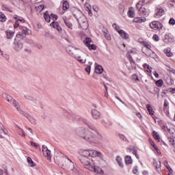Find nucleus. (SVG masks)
Returning <instances> with one entry per match:
<instances>
[{"instance_id":"obj_5","label":"nucleus","mask_w":175,"mask_h":175,"mask_svg":"<svg viewBox=\"0 0 175 175\" xmlns=\"http://www.w3.org/2000/svg\"><path fill=\"white\" fill-rule=\"evenodd\" d=\"M80 154L82 155V157H83L84 158H88V157H90L91 158H94L95 157H100V155H102V153L94 150H83L80 151Z\"/></svg>"},{"instance_id":"obj_40","label":"nucleus","mask_w":175,"mask_h":175,"mask_svg":"<svg viewBox=\"0 0 175 175\" xmlns=\"http://www.w3.org/2000/svg\"><path fill=\"white\" fill-rule=\"evenodd\" d=\"M119 139H120L122 142H129L128 139H126V137L122 134H119Z\"/></svg>"},{"instance_id":"obj_46","label":"nucleus","mask_w":175,"mask_h":175,"mask_svg":"<svg viewBox=\"0 0 175 175\" xmlns=\"http://www.w3.org/2000/svg\"><path fill=\"white\" fill-rule=\"evenodd\" d=\"M85 71L88 73V75H90V73H91V66L88 65L86 66V68H85Z\"/></svg>"},{"instance_id":"obj_24","label":"nucleus","mask_w":175,"mask_h":175,"mask_svg":"<svg viewBox=\"0 0 175 175\" xmlns=\"http://www.w3.org/2000/svg\"><path fill=\"white\" fill-rule=\"evenodd\" d=\"M5 33L7 35V38L8 39H12V38H13L14 36V32L10 31V30L6 31Z\"/></svg>"},{"instance_id":"obj_17","label":"nucleus","mask_w":175,"mask_h":175,"mask_svg":"<svg viewBox=\"0 0 175 175\" xmlns=\"http://www.w3.org/2000/svg\"><path fill=\"white\" fill-rule=\"evenodd\" d=\"M95 72L98 75H102V73H103V67H102L100 65L96 66Z\"/></svg>"},{"instance_id":"obj_50","label":"nucleus","mask_w":175,"mask_h":175,"mask_svg":"<svg viewBox=\"0 0 175 175\" xmlns=\"http://www.w3.org/2000/svg\"><path fill=\"white\" fill-rule=\"evenodd\" d=\"M58 25V23H55V22H52L51 24H50V26L51 27H53V28H55L56 29L57 28V26Z\"/></svg>"},{"instance_id":"obj_45","label":"nucleus","mask_w":175,"mask_h":175,"mask_svg":"<svg viewBox=\"0 0 175 175\" xmlns=\"http://www.w3.org/2000/svg\"><path fill=\"white\" fill-rule=\"evenodd\" d=\"M36 9L38 12H42L44 9V5H40L38 7H36Z\"/></svg>"},{"instance_id":"obj_2","label":"nucleus","mask_w":175,"mask_h":175,"mask_svg":"<svg viewBox=\"0 0 175 175\" xmlns=\"http://www.w3.org/2000/svg\"><path fill=\"white\" fill-rule=\"evenodd\" d=\"M72 16L76 18L79 28H81L83 30L88 29V21H87V18L83 14L81 11L76 9L72 12Z\"/></svg>"},{"instance_id":"obj_38","label":"nucleus","mask_w":175,"mask_h":175,"mask_svg":"<svg viewBox=\"0 0 175 175\" xmlns=\"http://www.w3.org/2000/svg\"><path fill=\"white\" fill-rule=\"evenodd\" d=\"M27 162L31 167H33V166H36V164L33 163V161H32V159H31V157H27Z\"/></svg>"},{"instance_id":"obj_39","label":"nucleus","mask_w":175,"mask_h":175,"mask_svg":"<svg viewBox=\"0 0 175 175\" xmlns=\"http://www.w3.org/2000/svg\"><path fill=\"white\" fill-rule=\"evenodd\" d=\"M0 21L1 23H5V21H6V16L2 12H0Z\"/></svg>"},{"instance_id":"obj_62","label":"nucleus","mask_w":175,"mask_h":175,"mask_svg":"<svg viewBox=\"0 0 175 175\" xmlns=\"http://www.w3.org/2000/svg\"><path fill=\"white\" fill-rule=\"evenodd\" d=\"M164 165L165 166V167H167H167H169V166H170L169 165V163H167V161H164Z\"/></svg>"},{"instance_id":"obj_31","label":"nucleus","mask_w":175,"mask_h":175,"mask_svg":"<svg viewBox=\"0 0 175 175\" xmlns=\"http://www.w3.org/2000/svg\"><path fill=\"white\" fill-rule=\"evenodd\" d=\"M143 6H144V3L142 0L136 4V8L139 11L143 8Z\"/></svg>"},{"instance_id":"obj_51","label":"nucleus","mask_w":175,"mask_h":175,"mask_svg":"<svg viewBox=\"0 0 175 175\" xmlns=\"http://www.w3.org/2000/svg\"><path fill=\"white\" fill-rule=\"evenodd\" d=\"M49 150V148H47V146L43 145L42 146V152L44 154V155H46V152H44L45 151H47Z\"/></svg>"},{"instance_id":"obj_22","label":"nucleus","mask_w":175,"mask_h":175,"mask_svg":"<svg viewBox=\"0 0 175 175\" xmlns=\"http://www.w3.org/2000/svg\"><path fill=\"white\" fill-rule=\"evenodd\" d=\"M25 36H26L25 34L19 32L16 34L15 40H23V39H24V38H25Z\"/></svg>"},{"instance_id":"obj_63","label":"nucleus","mask_w":175,"mask_h":175,"mask_svg":"<svg viewBox=\"0 0 175 175\" xmlns=\"http://www.w3.org/2000/svg\"><path fill=\"white\" fill-rule=\"evenodd\" d=\"M56 29H57L58 31H62V28L61 27V26H59V24L57 25Z\"/></svg>"},{"instance_id":"obj_54","label":"nucleus","mask_w":175,"mask_h":175,"mask_svg":"<svg viewBox=\"0 0 175 175\" xmlns=\"http://www.w3.org/2000/svg\"><path fill=\"white\" fill-rule=\"evenodd\" d=\"M129 62L133 68H135V66H136V63L135 62V61H133V59L129 60Z\"/></svg>"},{"instance_id":"obj_21","label":"nucleus","mask_w":175,"mask_h":175,"mask_svg":"<svg viewBox=\"0 0 175 175\" xmlns=\"http://www.w3.org/2000/svg\"><path fill=\"white\" fill-rule=\"evenodd\" d=\"M127 15L129 17L131 18H133V17H135V10H133V8H129L127 12Z\"/></svg>"},{"instance_id":"obj_41","label":"nucleus","mask_w":175,"mask_h":175,"mask_svg":"<svg viewBox=\"0 0 175 175\" xmlns=\"http://www.w3.org/2000/svg\"><path fill=\"white\" fill-rule=\"evenodd\" d=\"M155 84L157 87H162L163 85V81L162 79H159L155 82Z\"/></svg>"},{"instance_id":"obj_56","label":"nucleus","mask_w":175,"mask_h":175,"mask_svg":"<svg viewBox=\"0 0 175 175\" xmlns=\"http://www.w3.org/2000/svg\"><path fill=\"white\" fill-rule=\"evenodd\" d=\"M133 78L135 80H137V81H140V79H139V77H137V75H136V74L133 75Z\"/></svg>"},{"instance_id":"obj_64","label":"nucleus","mask_w":175,"mask_h":175,"mask_svg":"<svg viewBox=\"0 0 175 175\" xmlns=\"http://www.w3.org/2000/svg\"><path fill=\"white\" fill-rule=\"evenodd\" d=\"M170 92H171V94H175V88H171Z\"/></svg>"},{"instance_id":"obj_43","label":"nucleus","mask_w":175,"mask_h":175,"mask_svg":"<svg viewBox=\"0 0 175 175\" xmlns=\"http://www.w3.org/2000/svg\"><path fill=\"white\" fill-rule=\"evenodd\" d=\"M14 20H16V22H18V21H20L21 23H25V20L24 18H21V17H19V18H17V15L14 16Z\"/></svg>"},{"instance_id":"obj_34","label":"nucleus","mask_w":175,"mask_h":175,"mask_svg":"<svg viewBox=\"0 0 175 175\" xmlns=\"http://www.w3.org/2000/svg\"><path fill=\"white\" fill-rule=\"evenodd\" d=\"M3 98H4L5 100H8V102H12V100H13V98L6 94H3Z\"/></svg>"},{"instance_id":"obj_30","label":"nucleus","mask_w":175,"mask_h":175,"mask_svg":"<svg viewBox=\"0 0 175 175\" xmlns=\"http://www.w3.org/2000/svg\"><path fill=\"white\" fill-rule=\"evenodd\" d=\"M163 53L165 54L167 57H172L173 55V53H172L170 51V48L164 49Z\"/></svg>"},{"instance_id":"obj_4","label":"nucleus","mask_w":175,"mask_h":175,"mask_svg":"<svg viewBox=\"0 0 175 175\" xmlns=\"http://www.w3.org/2000/svg\"><path fill=\"white\" fill-rule=\"evenodd\" d=\"M58 165L64 169V170H73L75 169V164L72 160L68 159L66 157H62L59 158Z\"/></svg>"},{"instance_id":"obj_36","label":"nucleus","mask_w":175,"mask_h":175,"mask_svg":"<svg viewBox=\"0 0 175 175\" xmlns=\"http://www.w3.org/2000/svg\"><path fill=\"white\" fill-rule=\"evenodd\" d=\"M143 67L144 68V69H146V72H150L151 73L152 72V68L151 66H150V65L147 64H144Z\"/></svg>"},{"instance_id":"obj_13","label":"nucleus","mask_w":175,"mask_h":175,"mask_svg":"<svg viewBox=\"0 0 175 175\" xmlns=\"http://www.w3.org/2000/svg\"><path fill=\"white\" fill-rule=\"evenodd\" d=\"M142 43L143 44V46H144V47H146V49H148V50L151 51V53L154 57L157 56V54H155V52H154L151 50V45L150 44H148V42H147L146 41H142Z\"/></svg>"},{"instance_id":"obj_15","label":"nucleus","mask_w":175,"mask_h":175,"mask_svg":"<svg viewBox=\"0 0 175 175\" xmlns=\"http://www.w3.org/2000/svg\"><path fill=\"white\" fill-rule=\"evenodd\" d=\"M25 99H27V100H31V102H33V103H34V105L39 104V102L38 101V100H36V98H34L33 97H32L29 95L25 96Z\"/></svg>"},{"instance_id":"obj_37","label":"nucleus","mask_w":175,"mask_h":175,"mask_svg":"<svg viewBox=\"0 0 175 175\" xmlns=\"http://www.w3.org/2000/svg\"><path fill=\"white\" fill-rule=\"evenodd\" d=\"M69 8V3L68 1H64L63 3V10H68Z\"/></svg>"},{"instance_id":"obj_35","label":"nucleus","mask_w":175,"mask_h":175,"mask_svg":"<svg viewBox=\"0 0 175 175\" xmlns=\"http://www.w3.org/2000/svg\"><path fill=\"white\" fill-rule=\"evenodd\" d=\"M44 152H45V154H44V157H46L47 159L50 161V159H51V151L48 149V150L45 151Z\"/></svg>"},{"instance_id":"obj_10","label":"nucleus","mask_w":175,"mask_h":175,"mask_svg":"<svg viewBox=\"0 0 175 175\" xmlns=\"http://www.w3.org/2000/svg\"><path fill=\"white\" fill-rule=\"evenodd\" d=\"M91 115L93 120H99L102 117L100 112L96 109H92L91 111Z\"/></svg>"},{"instance_id":"obj_42","label":"nucleus","mask_w":175,"mask_h":175,"mask_svg":"<svg viewBox=\"0 0 175 175\" xmlns=\"http://www.w3.org/2000/svg\"><path fill=\"white\" fill-rule=\"evenodd\" d=\"M2 10H5V12H10V13H12L13 11L9 8L7 5H2Z\"/></svg>"},{"instance_id":"obj_49","label":"nucleus","mask_w":175,"mask_h":175,"mask_svg":"<svg viewBox=\"0 0 175 175\" xmlns=\"http://www.w3.org/2000/svg\"><path fill=\"white\" fill-rule=\"evenodd\" d=\"M168 141H169L170 144H171V146H174V139H173L172 137H168Z\"/></svg>"},{"instance_id":"obj_26","label":"nucleus","mask_w":175,"mask_h":175,"mask_svg":"<svg viewBox=\"0 0 175 175\" xmlns=\"http://www.w3.org/2000/svg\"><path fill=\"white\" fill-rule=\"evenodd\" d=\"M11 103H12V105L14 106V107H16V109L18 111H21V109H20V107L18 105V103H17V101H16V100L13 99L12 100Z\"/></svg>"},{"instance_id":"obj_33","label":"nucleus","mask_w":175,"mask_h":175,"mask_svg":"<svg viewBox=\"0 0 175 175\" xmlns=\"http://www.w3.org/2000/svg\"><path fill=\"white\" fill-rule=\"evenodd\" d=\"M146 18H142L140 17H136L133 19V23H144Z\"/></svg>"},{"instance_id":"obj_3","label":"nucleus","mask_w":175,"mask_h":175,"mask_svg":"<svg viewBox=\"0 0 175 175\" xmlns=\"http://www.w3.org/2000/svg\"><path fill=\"white\" fill-rule=\"evenodd\" d=\"M66 51L70 55H72L73 58L77 59V61H79V62H80L81 64H85L87 59H81V56H80L85 55V53L81 51V50L76 47L70 46L67 49Z\"/></svg>"},{"instance_id":"obj_6","label":"nucleus","mask_w":175,"mask_h":175,"mask_svg":"<svg viewBox=\"0 0 175 175\" xmlns=\"http://www.w3.org/2000/svg\"><path fill=\"white\" fill-rule=\"evenodd\" d=\"M80 161L83 165H84L85 168L88 169V170H94L95 169L94 168V161L88 159V158L83 157L80 159Z\"/></svg>"},{"instance_id":"obj_52","label":"nucleus","mask_w":175,"mask_h":175,"mask_svg":"<svg viewBox=\"0 0 175 175\" xmlns=\"http://www.w3.org/2000/svg\"><path fill=\"white\" fill-rule=\"evenodd\" d=\"M153 40H154L155 42H159V36H158L157 34H154L153 36Z\"/></svg>"},{"instance_id":"obj_58","label":"nucleus","mask_w":175,"mask_h":175,"mask_svg":"<svg viewBox=\"0 0 175 175\" xmlns=\"http://www.w3.org/2000/svg\"><path fill=\"white\" fill-rule=\"evenodd\" d=\"M168 105H169V103L167 102V100H165L164 104H163V107H167Z\"/></svg>"},{"instance_id":"obj_23","label":"nucleus","mask_w":175,"mask_h":175,"mask_svg":"<svg viewBox=\"0 0 175 175\" xmlns=\"http://www.w3.org/2000/svg\"><path fill=\"white\" fill-rule=\"evenodd\" d=\"M22 33H23V35H25V36H27V35H29L31 33V30L27 28L26 27H23Z\"/></svg>"},{"instance_id":"obj_61","label":"nucleus","mask_w":175,"mask_h":175,"mask_svg":"<svg viewBox=\"0 0 175 175\" xmlns=\"http://www.w3.org/2000/svg\"><path fill=\"white\" fill-rule=\"evenodd\" d=\"M115 29L118 33H120V31H122V29L120 28V26L116 27Z\"/></svg>"},{"instance_id":"obj_59","label":"nucleus","mask_w":175,"mask_h":175,"mask_svg":"<svg viewBox=\"0 0 175 175\" xmlns=\"http://www.w3.org/2000/svg\"><path fill=\"white\" fill-rule=\"evenodd\" d=\"M126 58H128V59H129V61H131V59H133V58H132V56H131V54H129V53H127V54H126Z\"/></svg>"},{"instance_id":"obj_14","label":"nucleus","mask_w":175,"mask_h":175,"mask_svg":"<svg viewBox=\"0 0 175 175\" xmlns=\"http://www.w3.org/2000/svg\"><path fill=\"white\" fill-rule=\"evenodd\" d=\"M119 35L124 40H128V39H129V34L127 33L126 32H125V31H124V30L120 31Z\"/></svg>"},{"instance_id":"obj_60","label":"nucleus","mask_w":175,"mask_h":175,"mask_svg":"<svg viewBox=\"0 0 175 175\" xmlns=\"http://www.w3.org/2000/svg\"><path fill=\"white\" fill-rule=\"evenodd\" d=\"M167 169L169 173H172V174H173V170L172 169V167L170 166H168Z\"/></svg>"},{"instance_id":"obj_47","label":"nucleus","mask_w":175,"mask_h":175,"mask_svg":"<svg viewBox=\"0 0 175 175\" xmlns=\"http://www.w3.org/2000/svg\"><path fill=\"white\" fill-rule=\"evenodd\" d=\"M51 18H53V21H55L57 18H58V16H57V14H51Z\"/></svg>"},{"instance_id":"obj_16","label":"nucleus","mask_w":175,"mask_h":175,"mask_svg":"<svg viewBox=\"0 0 175 175\" xmlns=\"http://www.w3.org/2000/svg\"><path fill=\"white\" fill-rule=\"evenodd\" d=\"M103 32V36H105V39H107V40H111V36H110V33L109 32V30L104 29Z\"/></svg>"},{"instance_id":"obj_48","label":"nucleus","mask_w":175,"mask_h":175,"mask_svg":"<svg viewBox=\"0 0 175 175\" xmlns=\"http://www.w3.org/2000/svg\"><path fill=\"white\" fill-rule=\"evenodd\" d=\"M170 25H175V20L173 18H170L169 21Z\"/></svg>"},{"instance_id":"obj_27","label":"nucleus","mask_w":175,"mask_h":175,"mask_svg":"<svg viewBox=\"0 0 175 175\" xmlns=\"http://www.w3.org/2000/svg\"><path fill=\"white\" fill-rule=\"evenodd\" d=\"M124 161L126 165H131V163H132V157L129 155H127L126 156Z\"/></svg>"},{"instance_id":"obj_11","label":"nucleus","mask_w":175,"mask_h":175,"mask_svg":"<svg viewBox=\"0 0 175 175\" xmlns=\"http://www.w3.org/2000/svg\"><path fill=\"white\" fill-rule=\"evenodd\" d=\"M163 14H165V10L163 8H156V13L154 14V17H156V18H160Z\"/></svg>"},{"instance_id":"obj_25","label":"nucleus","mask_w":175,"mask_h":175,"mask_svg":"<svg viewBox=\"0 0 175 175\" xmlns=\"http://www.w3.org/2000/svg\"><path fill=\"white\" fill-rule=\"evenodd\" d=\"M94 170H90V172H94L95 173H98V174H102V173H103L102 169L95 167V163H94Z\"/></svg>"},{"instance_id":"obj_28","label":"nucleus","mask_w":175,"mask_h":175,"mask_svg":"<svg viewBox=\"0 0 175 175\" xmlns=\"http://www.w3.org/2000/svg\"><path fill=\"white\" fill-rule=\"evenodd\" d=\"M152 136L154 139H155V140H157L159 142H161V137H159V135H158V133H157V131H152Z\"/></svg>"},{"instance_id":"obj_8","label":"nucleus","mask_w":175,"mask_h":175,"mask_svg":"<svg viewBox=\"0 0 175 175\" xmlns=\"http://www.w3.org/2000/svg\"><path fill=\"white\" fill-rule=\"evenodd\" d=\"M150 27L154 31H158V29H162L163 28V25L161 22L153 21L150 23Z\"/></svg>"},{"instance_id":"obj_7","label":"nucleus","mask_w":175,"mask_h":175,"mask_svg":"<svg viewBox=\"0 0 175 175\" xmlns=\"http://www.w3.org/2000/svg\"><path fill=\"white\" fill-rule=\"evenodd\" d=\"M20 114L24 116V117H25V118H27L28 121L31 122V124H32L33 125H36V120L35 119V118L29 115V113L25 112L24 111H20Z\"/></svg>"},{"instance_id":"obj_19","label":"nucleus","mask_w":175,"mask_h":175,"mask_svg":"<svg viewBox=\"0 0 175 175\" xmlns=\"http://www.w3.org/2000/svg\"><path fill=\"white\" fill-rule=\"evenodd\" d=\"M44 18L46 23H50V19L51 18V16L49 13V11H46L44 13Z\"/></svg>"},{"instance_id":"obj_44","label":"nucleus","mask_w":175,"mask_h":175,"mask_svg":"<svg viewBox=\"0 0 175 175\" xmlns=\"http://www.w3.org/2000/svg\"><path fill=\"white\" fill-rule=\"evenodd\" d=\"M140 14H142L143 16H146L147 14V9L145 8H142L139 11Z\"/></svg>"},{"instance_id":"obj_57","label":"nucleus","mask_w":175,"mask_h":175,"mask_svg":"<svg viewBox=\"0 0 175 175\" xmlns=\"http://www.w3.org/2000/svg\"><path fill=\"white\" fill-rule=\"evenodd\" d=\"M141 1L143 2L144 5H147V3H150V1L151 0H141Z\"/></svg>"},{"instance_id":"obj_18","label":"nucleus","mask_w":175,"mask_h":175,"mask_svg":"<svg viewBox=\"0 0 175 175\" xmlns=\"http://www.w3.org/2000/svg\"><path fill=\"white\" fill-rule=\"evenodd\" d=\"M153 165L156 170H157V172H161V161H157L154 160Z\"/></svg>"},{"instance_id":"obj_20","label":"nucleus","mask_w":175,"mask_h":175,"mask_svg":"<svg viewBox=\"0 0 175 175\" xmlns=\"http://www.w3.org/2000/svg\"><path fill=\"white\" fill-rule=\"evenodd\" d=\"M23 49V43L15 42L14 43V50L16 51H20Z\"/></svg>"},{"instance_id":"obj_29","label":"nucleus","mask_w":175,"mask_h":175,"mask_svg":"<svg viewBox=\"0 0 175 175\" xmlns=\"http://www.w3.org/2000/svg\"><path fill=\"white\" fill-rule=\"evenodd\" d=\"M146 109L149 112L150 116H154V109L150 105H146Z\"/></svg>"},{"instance_id":"obj_9","label":"nucleus","mask_w":175,"mask_h":175,"mask_svg":"<svg viewBox=\"0 0 175 175\" xmlns=\"http://www.w3.org/2000/svg\"><path fill=\"white\" fill-rule=\"evenodd\" d=\"M91 42H92V40H91V38H86L84 41L83 43L84 44H85V46L87 47H88L89 50H96V46L94 44H91Z\"/></svg>"},{"instance_id":"obj_55","label":"nucleus","mask_w":175,"mask_h":175,"mask_svg":"<svg viewBox=\"0 0 175 175\" xmlns=\"http://www.w3.org/2000/svg\"><path fill=\"white\" fill-rule=\"evenodd\" d=\"M30 144H31V146H32V147H35V148H38V145L36 144V143L31 141Z\"/></svg>"},{"instance_id":"obj_32","label":"nucleus","mask_w":175,"mask_h":175,"mask_svg":"<svg viewBox=\"0 0 175 175\" xmlns=\"http://www.w3.org/2000/svg\"><path fill=\"white\" fill-rule=\"evenodd\" d=\"M116 162L119 165L120 167H124V164L122 163V159H121L120 156H118L116 157Z\"/></svg>"},{"instance_id":"obj_53","label":"nucleus","mask_w":175,"mask_h":175,"mask_svg":"<svg viewBox=\"0 0 175 175\" xmlns=\"http://www.w3.org/2000/svg\"><path fill=\"white\" fill-rule=\"evenodd\" d=\"M133 174H137V173H139V170L137 169V167H135L133 169Z\"/></svg>"},{"instance_id":"obj_1","label":"nucleus","mask_w":175,"mask_h":175,"mask_svg":"<svg viewBox=\"0 0 175 175\" xmlns=\"http://www.w3.org/2000/svg\"><path fill=\"white\" fill-rule=\"evenodd\" d=\"M66 117L70 120H75V121H81L83 124L88 126V128L79 127L75 130V133L79 139L84 140L89 144H98L102 139V134L99 133L98 129L92 124L90 121L84 118H81L75 114L72 115L70 113L66 111L64 113Z\"/></svg>"},{"instance_id":"obj_12","label":"nucleus","mask_w":175,"mask_h":175,"mask_svg":"<svg viewBox=\"0 0 175 175\" xmlns=\"http://www.w3.org/2000/svg\"><path fill=\"white\" fill-rule=\"evenodd\" d=\"M62 20H63L66 27L68 28L69 31H72V29H73V25L72 24V23H70V21H68L66 16H64L62 18Z\"/></svg>"}]
</instances>
